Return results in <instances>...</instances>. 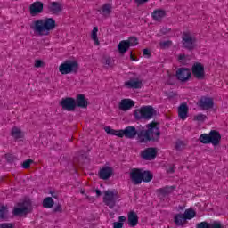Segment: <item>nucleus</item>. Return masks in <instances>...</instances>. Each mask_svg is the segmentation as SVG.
Returning a JSON list of instances; mask_svg holds the SVG:
<instances>
[{"mask_svg": "<svg viewBox=\"0 0 228 228\" xmlns=\"http://www.w3.org/2000/svg\"><path fill=\"white\" fill-rule=\"evenodd\" d=\"M8 215V208L5 206H0V220H4Z\"/></svg>", "mask_w": 228, "mask_h": 228, "instance_id": "nucleus-36", "label": "nucleus"}, {"mask_svg": "<svg viewBox=\"0 0 228 228\" xmlns=\"http://www.w3.org/2000/svg\"><path fill=\"white\" fill-rule=\"evenodd\" d=\"M128 225L130 227H136L138 225V215L134 211L128 213Z\"/></svg>", "mask_w": 228, "mask_h": 228, "instance_id": "nucleus-23", "label": "nucleus"}, {"mask_svg": "<svg viewBox=\"0 0 228 228\" xmlns=\"http://www.w3.org/2000/svg\"><path fill=\"white\" fill-rule=\"evenodd\" d=\"M104 131L107 134H111V136H118V138H124L125 136V138H128V140H134V138H136V136L138 137V134H140V132L136 130V127L131 126L121 130H115L110 126H105Z\"/></svg>", "mask_w": 228, "mask_h": 228, "instance_id": "nucleus-3", "label": "nucleus"}, {"mask_svg": "<svg viewBox=\"0 0 228 228\" xmlns=\"http://www.w3.org/2000/svg\"><path fill=\"white\" fill-rule=\"evenodd\" d=\"M178 61L182 63L183 65H186V55L185 54H180L178 56Z\"/></svg>", "mask_w": 228, "mask_h": 228, "instance_id": "nucleus-42", "label": "nucleus"}, {"mask_svg": "<svg viewBox=\"0 0 228 228\" xmlns=\"http://www.w3.org/2000/svg\"><path fill=\"white\" fill-rule=\"evenodd\" d=\"M113 10V6L110 3L104 4L99 10L100 15H102L105 19H108L110 15H111V12Z\"/></svg>", "mask_w": 228, "mask_h": 228, "instance_id": "nucleus-18", "label": "nucleus"}, {"mask_svg": "<svg viewBox=\"0 0 228 228\" xmlns=\"http://www.w3.org/2000/svg\"><path fill=\"white\" fill-rule=\"evenodd\" d=\"M105 65H107L108 67H112L113 60L110 57L105 58Z\"/></svg>", "mask_w": 228, "mask_h": 228, "instance_id": "nucleus-43", "label": "nucleus"}, {"mask_svg": "<svg viewBox=\"0 0 228 228\" xmlns=\"http://www.w3.org/2000/svg\"><path fill=\"white\" fill-rule=\"evenodd\" d=\"M50 193H51L53 199H58V194H57L56 192H54V191H50Z\"/></svg>", "mask_w": 228, "mask_h": 228, "instance_id": "nucleus-50", "label": "nucleus"}, {"mask_svg": "<svg viewBox=\"0 0 228 228\" xmlns=\"http://www.w3.org/2000/svg\"><path fill=\"white\" fill-rule=\"evenodd\" d=\"M55 213H61V205H57L54 208Z\"/></svg>", "mask_w": 228, "mask_h": 228, "instance_id": "nucleus-47", "label": "nucleus"}, {"mask_svg": "<svg viewBox=\"0 0 228 228\" xmlns=\"http://www.w3.org/2000/svg\"><path fill=\"white\" fill-rule=\"evenodd\" d=\"M48 10L51 13L58 14L63 10V5L59 2H51L48 4Z\"/></svg>", "mask_w": 228, "mask_h": 228, "instance_id": "nucleus-19", "label": "nucleus"}, {"mask_svg": "<svg viewBox=\"0 0 228 228\" xmlns=\"http://www.w3.org/2000/svg\"><path fill=\"white\" fill-rule=\"evenodd\" d=\"M59 72L63 76L67 74H77L79 72V63H77V61L67 60L59 66Z\"/></svg>", "mask_w": 228, "mask_h": 228, "instance_id": "nucleus-5", "label": "nucleus"}, {"mask_svg": "<svg viewBox=\"0 0 228 228\" xmlns=\"http://www.w3.org/2000/svg\"><path fill=\"white\" fill-rule=\"evenodd\" d=\"M129 44L126 40H123L118 45V51L121 54H126V53H127L129 50Z\"/></svg>", "mask_w": 228, "mask_h": 228, "instance_id": "nucleus-27", "label": "nucleus"}, {"mask_svg": "<svg viewBox=\"0 0 228 228\" xmlns=\"http://www.w3.org/2000/svg\"><path fill=\"white\" fill-rule=\"evenodd\" d=\"M175 170H174V165L170 166L168 168H167V173L168 174H174Z\"/></svg>", "mask_w": 228, "mask_h": 228, "instance_id": "nucleus-48", "label": "nucleus"}, {"mask_svg": "<svg viewBox=\"0 0 228 228\" xmlns=\"http://www.w3.org/2000/svg\"><path fill=\"white\" fill-rule=\"evenodd\" d=\"M197 228H224L222 227V224L220 222L215 221L211 224L208 222H201L198 224Z\"/></svg>", "mask_w": 228, "mask_h": 228, "instance_id": "nucleus-26", "label": "nucleus"}, {"mask_svg": "<svg viewBox=\"0 0 228 228\" xmlns=\"http://www.w3.org/2000/svg\"><path fill=\"white\" fill-rule=\"evenodd\" d=\"M130 179L134 185L142 184V181H143V169L132 168L130 171Z\"/></svg>", "mask_w": 228, "mask_h": 228, "instance_id": "nucleus-9", "label": "nucleus"}, {"mask_svg": "<svg viewBox=\"0 0 228 228\" xmlns=\"http://www.w3.org/2000/svg\"><path fill=\"white\" fill-rule=\"evenodd\" d=\"M194 120H196L197 122H204L205 120H208V116L202 113H200L194 116Z\"/></svg>", "mask_w": 228, "mask_h": 228, "instance_id": "nucleus-38", "label": "nucleus"}, {"mask_svg": "<svg viewBox=\"0 0 228 228\" xmlns=\"http://www.w3.org/2000/svg\"><path fill=\"white\" fill-rule=\"evenodd\" d=\"M134 101L126 98L121 100L118 108L121 111H129V110H131V108H134Z\"/></svg>", "mask_w": 228, "mask_h": 228, "instance_id": "nucleus-17", "label": "nucleus"}, {"mask_svg": "<svg viewBox=\"0 0 228 228\" xmlns=\"http://www.w3.org/2000/svg\"><path fill=\"white\" fill-rule=\"evenodd\" d=\"M175 76L178 81L186 83V81H190V78L191 77V71L188 68H179L176 70Z\"/></svg>", "mask_w": 228, "mask_h": 228, "instance_id": "nucleus-10", "label": "nucleus"}, {"mask_svg": "<svg viewBox=\"0 0 228 228\" xmlns=\"http://www.w3.org/2000/svg\"><path fill=\"white\" fill-rule=\"evenodd\" d=\"M192 76L199 80H202L206 77V72L204 71V65L200 62H195L191 68Z\"/></svg>", "mask_w": 228, "mask_h": 228, "instance_id": "nucleus-8", "label": "nucleus"}, {"mask_svg": "<svg viewBox=\"0 0 228 228\" xmlns=\"http://www.w3.org/2000/svg\"><path fill=\"white\" fill-rule=\"evenodd\" d=\"M178 117H179L182 120H186V118H188V104H186V103H182V104L178 107Z\"/></svg>", "mask_w": 228, "mask_h": 228, "instance_id": "nucleus-21", "label": "nucleus"}, {"mask_svg": "<svg viewBox=\"0 0 228 228\" xmlns=\"http://www.w3.org/2000/svg\"><path fill=\"white\" fill-rule=\"evenodd\" d=\"M94 191H95L97 197H101V195H102L101 190L96 189Z\"/></svg>", "mask_w": 228, "mask_h": 228, "instance_id": "nucleus-51", "label": "nucleus"}, {"mask_svg": "<svg viewBox=\"0 0 228 228\" xmlns=\"http://www.w3.org/2000/svg\"><path fill=\"white\" fill-rule=\"evenodd\" d=\"M0 228H13V224L3 223V224H0Z\"/></svg>", "mask_w": 228, "mask_h": 228, "instance_id": "nucleus-44", "label": "nucleus"}, {"mask_svg": "<svg viewBox=\"0 0 228 228\" xmlns=\"http://www.w3.org/2000/svg\"><path fill=\"white\" fill-rule=\"evenodd\" d=\"M98 31H99V28L94 27V28L92 30V35H91V38H92V40H94V42L96 45H99V38L97 37Z\"/></svg>", "mask_w": 228, "mask_h": 228, "instance_id": "nucleus-35", "label": "nucleus"}, {"mask_svg": "<svg viewBox=\"0 0 228 228\" xmlns=\"http://www.w3.org/2000/svg\"><path fill=\"white\" fill-rule=\"evenodd\" d=\"M28 9L31 17H37V15H40L44 12V3L40 1L34 2L29 5Z\"/></svg>", "mask_w": 228, "mask_h": 228, "instance_id": "nucleus-12", "label": "nucleus"}, {"mask_svg": "<svg viewBox=\"0 0 228 228\" xmlns=\"http://www.w3.org/2000/svg\"><path fill=\"white\" fill-rule=\"evenodd\" d=\"M30 28L35 33H37L41 37H46L56 28V20L53 18L37 20L33 21Z\"/></svg>", "mask_w": 228, "mask_h": 228, "instance_id": "nucleus-2", "label": "nucleus"}, {"mask_svg": "<svg viewBox=\"0 0 228 228\" xmlns=\"http://www.w3.org/2000/svg\"><path fill=\"white\" fill-rule=\"evenodd\" d=\"M103 202L106 206H109L110 209L115 208V193L111 191H106L104 192Z\"/></svg>", "mask_w": 228, "mask_h": 228, "instance_id": "nucleus-15", "label": "nucleus"}, {"mask_svg": "<svg viewBox=\"0 0 228 228\" xmlns=\"http://www.w3.org/2000/svg\"><path fill=\"white\" fill-rule=\"evenodd\" d=\"M182 43L184 49L188 51H193L195 49V44H197V38L191 36L189 32H183L182 37Z\"/></svg>", "mask_w": 228, "mask_h": 228, "instance_id": "nucleus-7", "label": "nucleus"}, {"mask_svg": "<svg viewBox=\"0 0 228 228\" xmlns=\"http://www.w3.org/2000/svg\"><path fill=\"white\" fill-rule=\"evenodd\" d=\"M172 191V187H163L157 190V193L162 195V197H167V195H170V192Z\"/></svg>", "mask_w": 228, "mask_h": 228, "instance_id": "nucleus-31", "label": "nucleus"}, {"mask_svg": "<svg viewBox=\"0 0 228 228\" xmlns=\"http://www.w3.org/2000/svg\"><path fill=\"white\" fill-rule=\"evenodd\" d=\"M152 173L151 171H142V181L143 183H151L152 181Z\"/></svg>", "mask_w": 228, "mask_h": 228, "instance_id": "nucleus-33", "label": "nucleus"}, {"mask_svg": "<svg viewBox=\"0 0 228 228\" xmlns=\"http://www.w3.org/2000/svg\"><path fill=\"white\" fill-rule=\"evenodd\" d=\"M128 44L129 47H134L135 45H138V38L132 37H129L128 40H126Z\"/></svg>", "mask_w": 228, "mask_h": 228, "instance_id": "nucleus-37", "label": "nucleus"}, {"mask_svg": "<svg viewBox=\"0 0 228 228\" xmlns=\"http://www.w3.org/2000/svg\"><path fill=\"white\" fill-rule=\"evenodd\" d=\"M11 136H12L14 140H19L23 136L22 131L19 127L13 126L11 131Z\"/></svg>", "mask_w": 228, "mask_h": 228, "instance_id": "nucleus-28", "label": "nucleus"}, {"mask_svg": "<svg viewBox=\"0 0 228 228\" xmlns=\"http://www.w3.org/2000/svg\"><path fill=\"white\" fill-rule=\"evenodd\" d=\"M138 4H143V3H149V0H135Z\"/></svg>", "mask_w": 228, "mask_h": 228, "instance_id": "nucleus-49", "label": "nucleus"}, {"mask_svg": "<svg viewBox=\"0 0 228 228\" xmlns=\"http://www.w3.org/2000/svg\"><path fill=\"white\" fill-rule=\"evenodd\" d=\"M198 106L200 110H211L215 106V102L213 98L202 96L198 102Z\"/></svg>", "mask_w": 228, "mask_h": 228, "instance_id": "nucleus-13", "label": "nucleus"}, {"mask_svg": "<svg viewBox=\"0 0 228 228\" xmlns=\"http://www.w3.org/2000/svg\"><path fill=\"white\" fill-rule=\"evenodd\" d=\"M54 206V200H53L51 197H46L43 200V208H45L46 209H51Z\"/></svg>", "mask_w": 228, "mask_h": 228, "instance_id": "nucleus-29", "label": "nucleus"}, {"mask_svg": "<svg viewBox=\"0 0 228 228\" xmlns=\"http://www.w3.org/2000/svg\"><path fill=\"white\" fill-rule=\"evenodd\" d=\"M222 140V135L218 131L212 130L209 134H202L199 137V142L203 143L204 145H209L212 143L214 147L220 145V142Z\"/></svg>", "mask_w": 228, "mask_h": 228, "instance_id": "nucleus-4", "label": "nucleus"}, {"mask_svg": "<svg viewBox=\"0 0 228 228\" xmlns=\"http://www.w3.org/2000/svg\"><path fill=\"white\" fill-rule=\"evenodd\" d=\"M152 19L156 20V22H161L165 17H167V12L163 10H155L151 13Z\"/></svg>", "mask_w": 228, "mask_h": 228, "instance_id": "nucleus-24", "label": "nucleus"}, {"mask_svg": "<svg viewBox=\"0 0 228 228\" xmlns=\"http://www.w3.org/2000/svg\"><path fill=\"white\" fill-rule=\"evenodd\" d=\"M7 161L12 162V159H10V155H6Z\"/></svg>", "mask_w": 228, "mask_h": 228, "instance_id": "nucleus-52", "label": "nucleus"}, {"mask_svg": "<svg viewBox=\"0 0 228 228\" xmlns=\"http://www.w3.org/2000/svg\"><path fill=\"white\" fill-rule=\"evenodd\" d=\"M172 45V41L167 40V41H163L159 43V46L161 49H168Z\"/></svg>", "mask_w": 228, "mask_h": 228, "instance_id": "nucleus-39", "label": "nucleus"}, {"mask_svg": "<svg viewBox=\"0 0 228 228\" xmlns=\"http://www.w3.org/2000/svg\"><path fill=\"white\" fill-rule=\"evenodd\" d=\"M196 215H197V212H195L193 208H188L183 213V216L185 220H191L192 218H195Z\"/></svg>", "mask_w": 228, "mask_h": 228, "instance_id": "nucleus-30", "label": "nucleus"}, {"mask_svg": "<svg viewBox=\"0 0 228 228\" xmlns=\"http://www.w3.org/2000/svg\"><path fill=\"white\" fill-rule=\"evenodd\" d=\"M31 163H33L32 159H27L22 163V168L28 169L31 167Z\"/></svg>", "mask_w": 228, "mask_h": 228, "instance_id": "nucleus-41", "label": "nucleus"}, {"mask_svg": "<svg viewBox=\"0 0 228 228\" xmlns=\"http://www.w3.org/2000/svg\"><path fill=\"white\" fill-rule=\"evenodd\" d=\"M174 222L177 227H184V225H186V218L183 213L175 215Z\"/></svg>", "mask_w": 228, "mask_h": 228, "instance_id": "nucleus-20", "label": "nucleus"}, {"mask_svg": "<svg viewBox=\"0 0 228 228\" xmlns=\"http://www.w3.org/2000/svg\"><path fill=\"white\" fill-rule=\"evenodd\" d=\"M75 102L76 108L77 106L78 108H88V101H86L85 94H77Z\"/></svg>", "mask_w": 228, "mask_h": 228, "instance_id": "nucleus-22", "label": "nucleus"}, {"mask_svg": "<svg viewBox=\"0 0 228 228\" xmlns=\"http://www.w3.org/2000/svg\"><path fill=\"white\" fill-rule=\"evenodd\" d=\"M35 67H36L37 69H39V67H42V61L37 60V61H35Z\"/></svg>", "mask_w": 228, "mask_h": 228, "instance_id": "nucleus-46", "label": "nucleus"}, {"mask_svg": "<svg viewBox=\"0 0 228 228\" xmlns=\"http://www.w3.org/2000/svg\"><path fill=\"white\" fill-rule=\"evenodd\" d=\"M13 214L18 216L19 215H28V207H20L14 208Z\"/></svg>", "mask_w": 228, "mask_h": 228, "instance_id": "nucleus-34", "label": "nucleus"}, {"mask_svg": "<svg viewBox=\"0 0 228 228\" xmlns=\"http://www.w3.org/2000/svg\"><path fill=\"white\" fill-rule=\"evenodd\" d=\"M158 154V151H156V148H147L141 152V158L142 159H146V161H151L156 158Z\"/></svg>", "mask_w": 228, "mask_h": 228, "instance_id": "nucleus-14", "label": "nucleus"}, {"mask_svg": "<svg viewBox=\"0 0 228 228\" xmlns=\"http://www.w3.org/2000/svg\"><path fill=\"white\" fill-rule=\"evenodd\" d=\"M154 113H156V110L152 106H142L134 111V117L135 120H151L154 117Z\"/></svg>", "mask_w": 228, "mask_h": 228, "instance_id": "nucleus-6", "label": "nucleus"}, {"mask_svg": "<svg viewBox=\"0 0 228 228\" xmlns=\"http://www.w3.org/2000/svg\"><path fill=\"white\" fill-rule=\"evenodd\" d=\"M127 220V217H126L125 216H120L118 217V222H114L113 223V227L114 228H122L124 227V222H126Z\"/></svg>", "mask_w": 228, "mask_h": 228, "instance_id": "nucleus-32", "label": "nucleus"}, {"mask_svg": "<svg viewBox=\"0 0 228 228\" xmlns=\"http://www.w3.org/2000/svg\"><path fill=\"white\" fill-rule=\"evenodd\" d=\"M161 132L159 131V123L152 121L146 125V130H140L138 140L140 143L146 142H159Z\"/></svg>", "mask_w": 228, "mask_h": 228, "instance_id": "nucleus-1", "label": "nucleus"}, {"mask_svg": "<svg viewBox=\"0 0 228 228\" xmlns=\"http://www.w3.org/2000/svg\"><path fill=\"white\" fill-rule=\"evenodd\" d=\"M81 193H82V194H84V193H85V191H81Z\"/></svg>", "mask_w": 228, "mask_h": 228, "instance_id": "nucleus-53", "label": "nucleus"}, {"mask_svg": "<svg viewBox=\"0 0 228 228\" xmlns=\"http://www.w3.org/2000/svg\"><path fill=\"white\" fill-rule=\"evenodd\" d=\"M175 149L176 151H183V149H184V142H183L182 141L176 142Z\"/></svg>", "mask_w": 228, "mask_h": 228, "instance_id": "nucleus-40", "label": "nucleus"}, {"mask_svg": "<svg viewBox=\"0 0 228 228\" xmlns=\"http://www.w3.org/2000/svg\"><path fill=\"white\" fill-rule=\"evenodd\" d=\"M111 175H113V167H103L99 171V177L103 181L110 179Z\"/></svg>", "mask_w": 228, "mask_h": 228, "instance_id": "nucleus-16", "label": "nucleus"}, {"mask_svg": "<svg viewBox=\"0 0 228 228\" xmlns=\"http://www.w3.org/2000/svg\"><path fill=\"white\" fill-rule=\"evenodd\" d=\"M125 86L126 88H132L134 90H136L138 88H142V81L138 79H130L125 83Z\"/></svg>", "mask_w": 228, "mask_h": 228, "instance_id": "nucleus-25", "label": "nucleus"}, {"mask_svg": "<svg viewBox=\"0 0 228 228\" xmlns=\"http://www.w3.org/2000/svg\"><path fill=\"white\" fill-rule=\"evenodd\" d=\"M142 55L145 56L146 58H151V51H149V49H143L142 50Z\"/></svg>", "mask_w": 228, "mask_h": 228, "instance_id": "nucleus-45", "label": "nucleus"}, {"mask_svg": "<svg viewBox=\"0 0 228 228\" xmlns=\"http://www.w3.org/2000/svg\"><path fill=\"white\" fill-rule=\"evenodd\" d=\"M60 106L66 111L76 110V100L72 97L62 98L60 102Z\"/></svg>", "mask_w": 228, "mask_h": 228, "instance_id": "nucleus-11", "label": "nucleus"}]
</instances>
